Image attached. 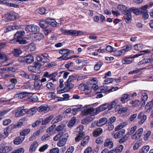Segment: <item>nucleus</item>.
<instances>
[{
	"instance_id": "49530a36",
	"label": "nucleus",
	"mask_w": 153,
	"mask_h": 153,
	"mask_svg": "<svg viewBox=\"0 0 153 153\" xmlns=\"http://www.w3.org/2000/svg\"><path fill=\"white\" fill-rule=\"evenodd\" d=\"M117 101V100H115L111 102L110 104H108V109L110 110L114 107L115 106Z\"/></svg>"
},
{
	"instance_id": "a878e982",
	"label": "nucleus",
	"mask_w": 153,
	"mask_h": 153,
	"mask_svg": "<svg viewBox=\"0 0 153 153\" xmlns=\"http://www.w3.org/2000/svg\"><path fill=\"white\" fill-rule=\"evenodd\" d=\"M25 33V32L24 30L18 31L15 34L14 38L17 39H19L22 38V36H23Z\"/></svg>"
},
{
	"instance_id": "774afa93",
	"label": "nucleus",
	"mask_w": 153,
	"mask_h": 153,
	"mask_svg": "<svg viewBox=\"0 0 153 153\" xmlns=\"http://www.w3.org/2000/svg\"><path fill=\"white\" fill-rule=\"evenodd\" d=\"M24 149L22 148H21L17 150H14L10 153H24Z\"/></svg>"
},
{
	"instance_id": "ddd939ff",
	"label": "nucleus",
	"mask_w": 153,
	"mask_h": 153,
	"mask_svg": "<svg viewBox=\"0 0 153 153\" xmlns=\"http://www.w3.org/2000/svg\"><path fill=\"white\" fill-rule=\"evenodd\" d=\"M56 130L58 132L60 131V132H59L60 133L63 134L66 130V126L64 124H61L58 126L56 128Z\"/></svg>"
},
{
	"instance_id": "a18cd8bd",
	"label": "nucleus",
	"mask_w": 153,
	"mask_h": 153,
	"mask_svg": "<svg viewBox=\"0 0 153 153\" xmlns=\"http://www.w3.org/2000/svg\"><path fill=\"white\" fill-rule=\"evenodd\" d=\"M107 86H102L99 88V91H100V92L98 93L105 92L107 93Z\"/></svg>"
},
{
	"instance_id": "4468645a",
	"label": "nucleus",
	"mask_w": 153,
	"mask_h": 153,
	"mask_svg": "<svg viewBox=\"0 0 153 153\" xmlns=\"http://www.w3.org/2000/svg\"><path fill=\"white\" fill-rule=\"evenodd\" d=\"M38 111L39 112L46 113L50 110V108L47 105H42L38 108Z\"/></svg>"
},
{
	"instance_id": "f8f14e48",
	"label": "nucleus",
	"mask_w": 153,
	"mask_h": 153,
	"mask_svg": "<svg viewBox=\"0 0 153 153\" xmlns=\"http://www.w3.org/2000/svg\"><path fill=\"white\" fill-rule=\"evenodd\" d=\"M49 19L47 18L45 20H42L40 22V26L41 27L45 28H47L49 25Z\"/></svg>"
},
{
	"instance_id": "8fccbe9b",
	"label": "nucleus",
	"mask_w": 153,
	"mask_h": 153,
	"mask_svg": "<svg viewBox=\"0 0 153 153\" xmlns=\"http://www.w3.org/2000/svg\"><path fill=\"white\" fill-rule=\"evenodd\" d=\"M4 4H6L8 6L15 8H18L19 7V5H18V4H16L15 3L7 2V0H6V3H5Z\"/></svg>"
},
{
	"instance_id": "0eeeda50",
	"label": "nucleus",
	"mask_w": 153,
	"mask_h": 153,
	"mask_svg": "<svg viewBox=\"0 0 153 153\" xmlns=\"http://www.w3.org/2000/svg\"><path fill=\"white\" fill-rule=\"evenodd\" d=\"M17 14L14 12H11L5 15V18L8 20L11 21L16 19Z\"/></svg>"
},
{
	"instance_id": "864d4df0",
	"label": "nucleus",
	"mask_w": 153,
	"mask_h": 153,
	"mask_svg": "<svg viewBox=\"0 0 153 153\" xmlns=\"http://www.w3.org/2000/svg\"><path fill=\"white\" fill-rule=\"evenodd\" d=\"M149 6L148 5H145L139 8L141 10L140 12L141 13L146 12H148L147 9L148 8Z\"/></svg>"
},
{
	"instance_id": "052dcab7",
	"label": "nucleus",
	"mask_w": 153,
	"mask_h": 153,
	"mask_svg": "<svg viewBox=\"0 0 153 153\" xmlns=\"http://www.w3.org/2000/svg\"><path fill=\"white\" fill-rule=\"evenodd\" d=\"M137 129V127L136 126H134L133 127H132L128 130V134L129 135H131L133 134L134 132Z\"/></svg>"
},
{
	"instance_id": "6e6552de",
	"label": "nucleus",
	"mask_w": 153,
	"mask_h": 153,
	"mask_svg": "<svg viewBox=\"0 0 153 153\" xmlns=\"http://www.w3.org/2000/svg\"><path fill=\"white\" fill-rule=\"evenodd\" d=\"M125 133V130L121 129L116 132L113 134L114 137L115 139H118L122 137Z\"/></svg>"
},
{
	"instance_id": "9d476101",
	"label": "nucleus",
	"mask_w": 153,
	"mask_h": 153,
	"mask_svg": "<svg viewBox=\"0 0 153 153\" xmlns=\"http://www.w3.org/2000/svg\"><path fill=\"white\" fill-rule=\"evenodd\" d=\"M86 109H83V114H84V115H86L88 114H90L91 115H95L94 113V110L93 108H87L86 107Z\"/></svg>"
},
{
	"instance_id": "3c124183",
	"label": "nucleus",
	"mask_w": 153,
	"mask_h": 153,
	"mask_svg": "<svg viewBox=\"0 0 153 153\" xmlns=\"http://www.w3.org/2000/svg\"><path fill=\"white\" fill-rule=\"evenodd\" d=\"M19 74L22 77L27 79H31V76L30 75H29L24 71H22Z\"/></svg>"
},
{
	"instance_id": "f257e3e1",
	"label": "nucleus",
	"mask_w": 153,
	"mask_h": 153,
	"mask_svg": "<svg viewBox=\"0 0 153 153\" xmlns=\"http://www.w3.org/2000/svg\"><path fill=\"white\" fill-rule=\"evenodd\" d=\"M143 129L142 128H140L137 130L135 133L131 136V138L132 140L139 139L143 134Z\"/></svg>"
},
{
	"instance_id": "79ce46f5",
	"label": "nucleus",
	"mask_w": 153,
	"mask_h": 153,
	"mask_svg": "<svg viewBox=\"0 0 153 153\" xmlns=\"http://www.w3.org/2000/svg\"><path fill=\"white\" fill-rule=\"evenodd\" d=\"M49 19V24L53 27H56L59 26V23L57 22L55 20L53 19H51L50 18H48Z\"/></svg>"
},
{
	"instance_id": "ea45409f",
	"label": "nucleus",
	"mask_w": 153,
	"mask_h": 153,
	"mask_svg": "<svg viewBox=\"0 0 153 153\" xmlns=\"http://www.w3.org/2000/svg\"><path fill=\"white\" fill-rule=\"evenodd\" d=\"M149 149V146H143L139 150V153H147Z\"/></svg>"
},
{
	"instance_id": "37998d69",
	"label": "nucleus",
	"mask_w": 153,
	"mask_h": 153,
	"mask_svg": "<svg viewBox=\"0 0 153 153\" xmlns=\"http://www.w3.org/2000/svg\"><path fill=\"white\" fill-rule=\"evenodd\" d=\"M128 10H129L130 12L131 11L134 14H136V15H139L140 12L139 9L134 7L130 8Z\"/></svg>"
},
{
	"instance_id": "dca6fc26",
	"label": "nucleus",
	"mask_w": 153,
	"mask_h": 153,
	"mask_svg": "<svg viewBox=\"0 0 153 153\" xmlns=\"http://www.w3.org/2000/svg\"><path fill=\"white\" fill-rule=\"evenodd\" d=\"M9 57L5 54L0 53V62L4 63L8 60Z\"/></svg>"
},
{
	"instance_id": "7c9ffc66",
	"label": "nucleus",
	"mask_w": 153,
	"mask_h": 153,
	"mask_svg": "<svg viewBox=\"0 0 153 153\" xmlns=\"http://www.w3.org/2000/svg\"><path fill=\"white\" fill-rule=\"evenodd\" d=\"M130 100L129 95L127 94H123L121 96L120 101L122 103H124L125 102V100Z\"/></svg>"
},
{
	"instance_id": "b1692460",
	"label": "nucleus",
	"mask_w": 153,
	"mask_h": 153,
	"mask_svg": "<svg viewBox=\"0 0 153 153\" xmlns=\"http://www.w3.org/2000/svg\"><path fill=\"white\" fill-rule=\"evenodd\" d=\"M104 147L110 149L113 147V143L110 140L107 139L104 142Z\"/></svg>"
},
{
	"instance_id": "c9c22d12",
	"label": "nucleus",
	"mask_w": 153,
	"mask_h": 153,
	"mask_svg": "<svg viewBox=\"0 0 153 153\" xmlns=\"http://www.w3.org/2000/svg\"><path fill=\"white\" fill-rule=\"evenodd\" d=\"M54 118V115L51 114L46 117L43 121V123L44 125L48 124Z\"/></svg>"
},
{
	"instance_id": "39448f33",
	"label": "nucleus",
	"mask_w": 153,
	"mask_h": 153,
	"mask_svg": "<svg viewBox=\"0 0 153 153\" xmlns=\"http://www.w3.org/2000/svg\"><path fill=\"white\" fill-rule=\"evenodd\" d=\"M60 31L65 35L74 36L76 34V33H75V32H76L75 30H66L62 28L61 29Z\"/></svg>"
},
{
	"instance_id": "2eb2a0df",
	"label": "nucleus",
	"mask_w": 153,
	"mask_h": 153,
	"mask_svg": "<svg viewBox=\"0 0 153 153\" xmlns=\"http://www.w3.org/2000/svg\"><path fill=\"white\" fill-rule=\"evenodd\" d=\"M84 126L82 125H80L76 128V131L77 134L81 135L82 136H85V134L84 132L83 131Z\"/></svg>"
},
{
	"instance_id": "f03ea898",
	"label": "nucleus",
	"mask_w": 153,
	"mask_h": 153,
	"mask_svg": "<svg viewBox=\"0 0 153 153\" xmlns=\"http://www.w3.org/2000/svg\"><path fill=\"white\" fill-rule=\"evenodd\" d=\"M39 29V27L34 25H28L25 28L26 31L31 32H38Z\"/></svg>"
},
{
	"instance_id": "f3484780",
	"label": "nucleus",
	"mask_w": 153,
	"mask_h": 153,
	"mask_svg": "<svg viewBox=\"0 0 153 153\" xmlns=\"http://www.w3.org/2000/svg\"><path fill=\"white\" fill-rule=\"evenodd\" d=\"M12 150L11 147L8 146H2L0 148V153H7L9 152Z\"/></svg>"
},
{
	"instance_id": "1a4fd4ad",
	"label": "nucleus",
	"mask_w": 153,
	"mask_h": 153,
	"mask_svg": "<svg viewBox=\"0 0 153 153\" xmlns=\"http://www.w3.org/2000/svg\"><path fill=\"white\" fill-rule=\"evenodd\" d=\"M107 121V119L105 118H101L97 121L94 122L95 124L97 126H101L105 124Z\"/></svg>"
},
{
	"instance_id": "473e14b6",
	"label": "nucleus",
	"mask_w": 153,
	"mask_h": 153,
	"mask_svg": "<svg viewBox=\"0 0 153 153\" xmlns=\"http://www.w3.org/2000/svg\"><path fill=\"white\" fill-rule=\"evenodd\" d=\"M117 8L119 10L121 11L123 14L124 12H126L127 10H126L127 7L122 4L118 5L117 6Z\"/></svg>"
},
{
	"instance_id": "c03bdc74",
	"label": "nucleus",
	"mask_w": 153,
	"mask_h": 153,
	"mask_svg": "<svg viewBox=\"0 0 153 153\" xmlns=\"http://www.w3.org/2000/svg\"><path fill=\"white\" fill-rule=\"evenodd\" d=\"M46 86L48 89L51 91H53L55 89V85L51 82H48L46 85Z\"/></svg>"
},
{
	"instance_id": "423d86ee",
	"label": "nucleus",
	"mask_w": 153,
	"mask_h": 153,
	"mask_svg": "<svg viewBox=\"0 0 153 153\" xmlns=\"http://www.w3.org/2000/svg\"><path fill=\"white\" fill-rule=\"evenodd\" d=\"M137 118L139 120L138 123L141 125L146 120L147 116L144 115L143 112H141L138 114Z\"/></svg>"
},
{
	"instance_id": "e433bc0d",
	"label": "nucleus",
	"mask_w": 153,
	"mask_h": 153,
	"mask_svg": "<svg viewBox=\"0 0 153 153\" xmlns=\"http://www.w3.org/2000/svg\"><path fill=\"white\" fill-rule=\"evenodd\" d=\"M30 131V130L29 128H25L23 129L22 131L20 133V134L21 136H22L23 137L28 134Z\"/></svg>"
},
{
	"instance_id": "9b49d317",
	"label": "nucleus",
	"mask_w": 153,
	"mask_h": 153,
	"mask_svg": "<svg viewBox=\"0 0 153 153\" xmlns=\"http://www.w3.org/2000/svg\"><path fill=\"white\" fill-rule=\"evenodd\" d=\"M27 109H19L16 113L15 116L16 117H19L27 113Z\"/></svg>"
},
{
	"instance_id": "412c9836",
	"label": "nucleus",
	"mask_w": 153,
	"mask_h": 153,
	"mask_svg": "<svg viewBox=\"0 0 153 153\" xmlns=\"http://www.w3.org/2000/svg\"><path fill=\"white\" fill-rule=\"evenodd\" d=\"M93 120V118L91 117H87L82 120L81 123L83 125H86L91 122Z\"/></svg>"
},
{
	"instance_id": "680f3d73",
	"label": "nucleus",
	"mask_w": 153,
	"mask_h": 153,
	"mask_svg": "<svg viewBox=\"0 0 153 153\" xmlns=\"http://www.w3.org/2000/svg\"><path fill=\"white\" fill-rule=\"evenodd\" d=\"M8 133L6 129H4V132L3 133L0 132V135L2 138H4L7 137L8 135Z\"/></svg>"
},
{
	"instance_id": "c756f323",
	"label": "nucleus",
	"mask_w": 153,
	"mask_h": 153,
	"mask_svg": "<svg viewBox=\"0 0 153 153\" xmlns=\"http://www.w3.org/2000/svg\"><path fill=\"white\" fill-rule=\"evenodd\" d=\"M25 137H17L14 140L13 143L15 144L19 145L25 139Z\"/></svg>"
},
{
	"instance_id": "6e6d98bb",
	"label": "nucleus",
	"mask_w": 153,
	"mask_h": 153,
	"mask_svg": "<svg viewBox=\"0 0 153 153\" xmlns=\"http://www.w3.org/2000/svg\"><path fill=\"white\" fill-rule=\"evenodd\" d=\"M82 107V105H80L78 106L77 107L74 108L72 109V111L74 112H77L80 111H82V113L83 112V111L84 108Z\"/></svg>"
},
{
	"instance_id": "69168bd1",
	"label": "nucleus",
	"mask_w": 153,
	"mask_h": 153,
	"mask_svg": "<svg viewBox=\"0 0 153 153\" xmlns=\"http://www.w3.org/2000/svg\"><path fill=\"white\" fill-rule=\"evenodd\" d=\"M69 54V53L65 54H63L61 56L58 58L59 59H61L62 60H66L69 59L68 56Z\"/></svg>"
},
{
	"instance_id": "393cba45",
	"label": "nucleus",
	"mask_w": 153,
	"mask_h": 153,
	"mask_svg": "<svg viewBox=\"0 0 153 153\" xmlns=\"http://www.w3.org/2000/svg\"><path fill=\"white\" fill-rule=\"evenodd\" d=\"M102 129L101 128L95 129L93 131L92 135L94 137H97L101 134L102 132Z\"/></svg>"
},
{
	"instance_id": "cd10ccee",
	"label": "nucleus",
	"mask_w": 153,
	"mask_h": 153,
	"mask_svg": "<svg viewBox=\"0 0 153 153\" xmlns=\"http://www.w3.org/2000/svg\"><path fill=\"white\" fill-rule=\"evenodd\" d=\"M114 53V56L117 57H119L125 55V51L123 49L119 51H115Z\"/></svg>"
},
{
	"instance_id": "5fc2aeb1",
	"label": "nucleus",
	"mask_w": 153,
	"mask_h": 153,
	"mask_svg": "<svg viewBox=\"0 0 153 153\" xmlns=\"http://www.w3.org/2000/svg\"><path fill=\"white\" fill-rule=\"evenodd\" d=\"M142 145V142L140 141H137L134 144L133 149L134 150H136L138 149Z\"/></svg>"
},
{
	"instance_id": "20e7f679",
	"label": "nucleus",
	"mask_w": 153,
	"mask_h": 153,
	"mask_svg": "<svg viewBox=\"0 0 153 153\" xmlns=\"http://www.w3.org/2000/svg\"><path fill=\"white\" fill-rule=\"evenodd\" d=\"M123 14L124 15V18L126 22L127 23H130L131 19V16L130 11L129 10H127L126 12H124Z\"/></svg>"
},
{
	"instance_id": "58836bf2",
	"label": "nucleus",
	"mask_w": 153,
	"mask_h": 153,
	"mask_svg": "<svg viewBox=\"0 0 153 153\" xmlns=\"http://www.w3.org/2000/svg\"><path fill=\"white\" fill-rule=\"evenodd\" d=\"M16 129L13 125H11L7 127L6 129L8 134L11 133L14 131V129Z\"/></svg>"
},
{
	"instance_id": "a19ab883",
	"label": "nucleus",
	"mask_w": 153,
	"mask_h": 153,
	"mask_svg": "<svg viewBox=\"0 0 153 153\" xmlns=\"http://www.w3.org/2000/svg\"><path fill=\"white\" fill-rule=\"evenodd\" d=\"M153 107V99L151 101L147 103L146 106V109H147L146 112H149V109Z\"/></svg>"
},
{
	"instance_id": "0e129e2a",
	"label": "nucleus",
	"mask_w": 153,
	"mask_h": 153,
	"mask_svg": "<svg viewBox=\"0 0 153 153\" xmlns=\"http://www.w3.org/2000/svg\"><path fill=\"white\" fill-rule=\"evenodd\" d=\"M103 62H99L96 64L94 66V69L96 71H98L100 69L101 67L103 65Z\"/></svg>"
},
{
	"instance_id": "7ed1b4c3",
	"label": "nucleus",
	"mask_w": 153,
	"mask_h": 153,
	"mask_svg": "<svg viewBox=\"0 0 153 153\" xmlns=\"http://www.w3.org/2000/svg\"><path fill=\"white\" fill-rule=\"evenodd\" d=\"M68 134V133L65 134L64 135V137H63L62 139H60L57 143V145L59 147H62L65 144L66 142L67 141Z\"/></svg>"
},
{
	"instance_id": "e2e57ef3",
	"label": "nucleus",
	"mask_w": 153,
	"mask_h": 153,
	"mask_svg": "<svg viewBox=\"0 0 153 153\" xmlns=\"http://www.w3.org/2000/svg\"><path fill=\"white\" fill-rule=\"evenodd\" d=\"M17 42L20 44H25L27 43V41L22 38L17 39Z\"/></svg>"
},
{
	"instance_id": "4c0bfd02",
	"label": "nucleus",
	"mask_w": 153,
	"mask_h": 153,
	"mask_svg": "<svg viewBox=\"0 0 153 153\" xmlns=\"http://www.w3.org/2000/svg\"><path fill=\"white\" fill-rule=\"evenodd\" d=\"M127 122H123L120 124L118 126L116 127L115 128V129L116 131H117L119 129H120L126 126L127 125Z\"/></svg>"
},
{
	"instance_id": "13d9d810",
	"label": "nucleus",
	"mask_w": 153,
	"mask_h": 153,
	"mask_svg": "<svg viewBox=\"0 0 153 153\" xmlns=\"http://www.w3.org/2000/svg\"><path fill=\"white\" fill-rule=\"evenodd\" d=\"M36 12L41 15L44 14L45 12V7L39 8L36 10Z\"/></svg>"
},
{
	"instance_id": "f704fd0d",
	"label": "nucleus",
	"mask_w": 153,
	"mask_h": 153,
	"mask_svg": "<svg viewBox=\"0 0 153 153\" xmlns=\"http://www.w3.org/2000/svg\"><path fill=\"white\" fill-rule=\"evenodd\" d=\"M76 121V118L75 117H73L71 118L68 124V126L69 128L73 127Z\"/></svg>"
},
{
	"instance_id": "6ab92c4d",
	"label": "nucleus",
	"mask_w": 153,
	"mask_h": 153,
	"mask_svg": "<svg viewBox=\"0 0 153 153\" xmlns=\"http://www.w3.org/2000/svg\"><path fill=\"white\" fill-rule=\"evenodd\" d=\"M38 146V143L36 141L33 142L31 145L29 149V151L32 153L35 151Z\"/></svg>"
},
{
	"instance_id": "aec40b11",
	"label": "nucleus",
	"mask_w": 153,
	"mask_h": 153,
	"mask_svg": "<svg viewBox=\"0 0 153 153\" xmlns=\"http://www.w3.org/2000/svg\"><path fill=\"white\" fill-rule=\"evenodd\" d=\"M33 39L35 40H41L43 39L44 35L41 33H34L32 36Z\"/></svg>"
},
{
	"instance_id": "72a5a7b5",
	"label": "nucleus",
	"mask_w": 153,
	"mask_h": 153,
	"mask_svg": "<svg viewBox=\"0 0 153 153\" xmlns=\"http://www.w3.org/2000/svg\"><path fill=\"white\" fill-rule=\"evenodd\" d=\"M62 117L63 116L62 115H59L54 119L52 121L51 123L53 124L56 123L61 121L62 119Z\"/></svg>"
},
{
	"instance_id": "2f4dec72",
	"label": "nucleus",
	"mask_w": 153,
	"mask_h": 153,
	"mask_svg": "<svg viewBox=\"0 0 153 153\" xmlns=\"http://www.w3.org/2000/svg\"><path fill=\"white\" fill-rule=\"evenodd\" d=\"M90 137L88 136L85 137L81 142V145L82 146H85L88 143Z\"/></svg>"
},
{
	"instance_id": "5701e85b",
	"label": "nucleus",
	"mask_w": 153,
	"mask_h": 153,
	"mask_svg": "<svg viewBox=\"0 0 153 153\" xmlns=\"http://www.w3.org/2000/svg\"><path fill=\"white\" fill-rule=\"evenodd\" d=\"M27 113L29 114V116H31L34 115L37 111H38V108L36 107H33L29 110L27 109Z\"/></svg>"
},
{
	"instance_id": "09e8293b",
	"label": "nucleus",
	"mask_w": 153,
	"mask_h": 153,
	"mask_svg": "<svg viewBox=\"0 0 153 153\" xmlns=\"http://www.w3.org/2000/svg\"><path fill=\"white\" fill-rule=\"evenodd\" d=\"M22 53V51L19 48H16L14 50L13 55L16 56H18Z\"/></svg>"
},
{
	"instance_id": "603ef678",
	"label": "nucleus",
	"mask_w": 153,
	"mask_h": 153,
	"mask_svg": "<svg viewBox=\"0 0 153 153\" xmlns=\"http://www.w3.org/2000/svg\"><path fill=\"white\" fill-rule=\"evenodd\" d=\"M63 73V78L64 79H66L69 74V73L68 72L63 71H60L58 73V76L60 77L61 74Z\"/></svg>"
},
{
	"instance_id": "c85d7f7f",
	"label": "nucleus",
	"mask_w": 153,
	"mask_h": 153,
	"mask_svg": "<svg viewBox=\"0 0 153 153\" xmlns=\"http://www.w3.org/2000/svg\"><path fill=\"white\" fill-rule=\"evenodd\" d=\"M148 98V96L146 93H142L141 96V106L145 105L146 101L147 100Z\"/></svg>"
},
{
	"instance_id": "de8ad7c7",
	"label": "nucleus",
	"mask_w": 153,
	"mask_h": 153,
	"mask_svg": "<svg viewBox=\"0 0 153 153\" xmlns=\"http://www.w3.org/2000/svg\"><path fill=\"white\" fill-rule=\"evenodd\" d=\"M79 88L82 91L88 90L89 88L87 85L86 84L81 83L79 86Z\"/></svg>"
},
{
	"instance_id": "4d7b16f0",
	"label": "nucleus",
	"mask_w": 153,
	"mask_h": 153,
	"mask_svg": "<svg viewBox=\"0 0 153 153\" xmlns=\"http://www.w3.org/2000/svg\"><path fill=\"white\" fill-rule=\"evenodd\" d=\"M42 56L43 59L45 60L43 62H46L49 61V59L48 58L49 56L48 53H45L42 54Z\"/></svg>"
},
{
	"instance_id": "a211bd4d",
	"label": "nucleus",
	"mask_w": 153,
	"mask_h": 153,
	"mask_svg": "<svg viewBox=\"0 0 153 153\" xmlns=\"http://www.w3.org/2000/svg\"><path fill=\"white\" fill-rule=\"evenodd\" d=\"M25 62L27 64H30L32 63L34 61V58L33 56L29 54L25 56Z\"/></svg>"
},
{
	"instance_id": "4be33fe9",
	"label": "nucleus",
	"mask_w": 153,
	"mask_h": 153,
	"mask_svg": "<svg viewBox=\"0 0 153 153\" xmlns=\"http://www.w3.org/2000/svg\"><path fill=\"white\" fill-rule=\"evenodd\" d=\"M108 104H103L100 106L96 108L97 113L106 110L107 108H108Z\"/></svg>"
},
{
	"instance_id": "bf43d9fd",
	"label": "nucleus",
	"mask_w": 153,
	"mask_h": 153,
	"mask_svg": "<svg viewBox=\"0 0 153 153\" xmlns=\"http://www.w3.org/2000/svg\"><path fill=\"white\" fill-rule=\"evenodd\" d=\"M116 49V48L110 45H108L106 48V50L109 52H114Z\"/></svg>"
},
{
	"instance_id": "338daca9",
	"label": "nucleus",
	"mask_w": 153,
	"mask_h": 153,
	"mask_svg": "<svg viewBox=\"0 0 153 153\" xmlns=\"http://www.w3.org/2000/svg\"><path fill=\"white\" fill-rule=\"evenodd\" d=\"M143 47V45L140 44H136L134 46V49L136 51H139L142 49Z\"/></svg>"
},
{
	"instance_id": "bb28decb",
	"label": "nucleus",
	"mask_w": 153,
	"mask_h": 153,
	"mask_svg": "<svg viewBox=\"0 0 153 153\" xmlns=\"http://www.w3.org/2000/svg\"><path fill=\"white\" fill-rule=\"evenodd\" d=\"M130 104L132 105V107H136L140 105L141 106V101H140L139 100H135L134 101L132 100L130 102Z\"/></svg>"
}]
</instances>
